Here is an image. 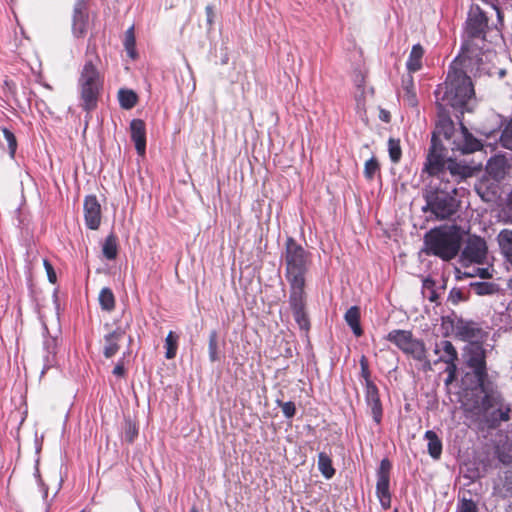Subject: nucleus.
<instances>
[{
  "mask_svg": "<svg viewBox=\"0 0 512 512\" xmlns=\"http://www.w3.org/2000/svg\"><path fill=\"white\" fill-rule=\"evenodd\" d=\"M477 272L481 278H490L491 275L489 273V270L487 268H478Z\"/></svg>",
  "mask_w": 512,
  "mask_h": 512,
  "instance_id": "49",
  "label": "nucleus"
},
{
  "mask_svg": "<svg viewBox=\"0 0 512 512\" xmlns=\"http://www.w3.org/2000/svg\"><path fill=\"white\" fill-rule=\"evenodd\" d=\"M470 290L479 296L490 295L495 292V285L489 282H472Z\"/></svg>",
  "mask_w": 512,
  "mask_h": 512,
  "instance_id": "31",
  "label": "nucleus"
},
{
  "mask_svg": "<svg viewBox=\"0 0 512 512\" xmlns=\"http://www.w3.org/2000/svg\"><path fill=\"white\" fill-rule=\"evenodd\" d=\"M426 252L451 260L459 253L462 244L460 231L454 227H440L429 231L424 238Z\"/></svg>",
  "mask_w": 512,
  "mask_h": 512,
  "instance_id": "4",
  "label": "nucleus"
},
{
  "mask_svg": "<svg viewBox=\"0 0 512 512\" xmlns=\"http://www.w3.org/2000/svg\"><path fill=\"white\" fill-rule=\"evenodd\" d=\"M82 107L91 111L96 107L97 98L102 86L100 73L91 61L83 66L78 80Z\"/></svg>",
  "mask_w": 512,
  "mask_h": 512,
  "instance_id": "5",
  "label": "nucleus"
},
{
  "mask_svg": "<svg viewBox=\"0 0 512 512\" xmlns=\"http://www.w3.org/2000/svg\"><path fill=\"white\" fill-rule=\"evenodd\" d=\"M207 22L211 25L213 23L214 13L212 6L206 7Z\"/></svg>",
  "mask_w": 512,
  "mask_h": 512,
  "instance_id": "48",
  "label": "nucleus"
},
{
  "mask_svg": "<svg viewBox=\"0 0 512 512\" xmlns=\"http://www.w3.org/2000/svg\"><path fill=\"white\" fill-rule=\"evenodd\" d=\"M388 151L391 161L397 163L401 159L402 155L399 140L390 138L388 141Z\"/></svg>",
  "mask_w": 512,
  "mask_h": 512,
  "instance_id": "34",
  "label": "nucleus"
},
{
  "mask_svg": "<svg viewBox=\"0 0 512 512\" xmlns=\"http://www.w3.org/2000/svg\"><path fill=\"white\" fill-rule=\"evenodd\" d=\"M44 497H47V489L44 490Z\"/></svg>",
  "mask_w": 512,
  "mask_h": 512,
  "instance_id": "56",
  "label": "nucleus"
},
{
  "mask_svg": "<svg viewBox=\"0 0 512 512\" xmlns=\"http://www.w3.org/2000/svg\"><path fill=\"white\" fill-rule=\"evenodd\" d=\"M490 30L488 17L479 6H472L466 22V33L471 39H486V33Z\"/></svg>",
  "mask_w": 512,
  "mask_h": 512,
  "instance_id": "6",
  "label": "nucleus"
},
{
  "mask_svg": "<svg viewBox=\"0 0 512 512\" xmlns=\"http://www.w3.org/2000/svg\"><path fill=\"white\" fill-rule=\"evenodd\" d=\"M218 342H217V333L215 331L211 332L209 335V358L212 362L218 360Z\"/></svg>",
  "mask_w": 512,
  "mask_h": 512,
  "instance_id": "38",
  "label": "nucleus"
},
{
  "mask_svg": "<svg viewBox=\"0 0 512 512\" xmlns=\"http://www.w3.org/2000/svg\"><path fill=\"white\" fill-rule=\"evenodd\" d=\"M131 138L135 143V148L139 155L145 154L146 149V134L145 124L140 119H133L130 123Z\"/></svg>",
  "mask_w": 512,
  "mask_h": 512,
  "instance_id": "16",
  "label": "nucleus"
},
{
  "mask_svg": "<svg viewBox=\"0 0 512 512\" xmlns=\"http://www.w3.org/2000/svg\"><path fill=\"white\" fill-rule=\"evenodd\" d=\"M425 439L428 441V453L434 459H439L442 453V442L437 436V434L428 430L424 435Z\"/></svg>",
  "mask_w": 512,
  "mask_h": 512,
  "instance_id": "22",
  "label": "nucleus"
},
{
  "mask_svg": "<svg viewBox=\"0 0 512 512\" xmlns=\"http://www.w3.org/2000/svg\"><path fill=\"white\" fill-rule=\"evenodd\" d=\"M453 331L457 338L469 343L475 342L480 337L481 330L473 323L459 319L453 325Z\"/></svg>",
  "mask_w": 512,
  "mask_h": 512,
  "instance_id": "13",
  "label": "nucleus"
},
{
  "mask_svg": "<svg viewBox=\"0 0 512 512\" xmlns=\"http://www.w3.org/2000/svg\"><path fill=\"white\" fill-rule=\"evenodd\" d=\"M483 405L487 408L493 407L494 405H498L499 408L497 410L499 414V419L501 421L509 420L510 407L504 406L502 403V398L497 393L487 394L483 399Z\"/></svg>",
  "mask_w": 512,
  "mask_h": 512,
  "instance_id": "20",
  "label": "nucleus"
},
{
  "mask_svg": "<svg viewBox=\"0 0 512 512\" xmlns=\"http://www.w3.org/2000/svg\"><path fill=\"white\" fill-rule=\"evenodd\" d=\"M278 405L281 407V410L286 418L290 419L295 415L296 407L292 401H288V402L278 401Z\"/></svg>",
  "mask_w": 512,
  "mask_h": 512,
  "instance_id": "40",
  "label": "nucleus"
},
{
  "mask_svg": "<svg viewBox=\"0 0 512 512\" xmlns=\"http://www.w3.org/2000/svg\"><path fill=\"white\" fill-rule=\"evenodd\" d=\"M3 137L7 143L9 154L13 158L17 148V142L14 134L6 128L1 129Z\"/></svg>",
  "mask_w": 512,
  "mask_h": 512,
  "instance_id": "37",
  "label": "nucleus"
},
{
  "mask_svg": "<svg viewBox=\"0 0 512 512\" xmlns=\"http://www.w3.org/2000/svg\"><path fill=\"white\" fill-rule=\"evenodd\" d=\"M135 35H134V27L131 26L126 32H125V39H124V46L128 53V55L131 58L135 57Z\"/></svg>",
  "mask_w": 512,
  "mask_h": 512,
  "instance_id": "33",
  "label": "nucleus"
},
{
  "mask_svg": "<svg viewBox=\"0 0 512 512\" xmlns=\"http://www.w3.org/2000/svg\"><path fill=\"white\" fill-rule=\"evenodd\" d=\"M434 353L439 355L437 362H456L458 360V353L453 344L448 340H440L436 342Z\"/></svg>",
  "mask_w": 512,
  "mask_h": 512,
  "instance_id": "18",
  "label": "nucleus"
},
{
  "mask_svg": "<svg viewBox=\"0 0 512 512\" xmlns=\"http://www.w3.org/2000/svg\"><path fill=\"white\" fill-rule=\"evenodd\" d=\"M84 218L87 227L91 230L99 228L101 223V206L97 198L89 195L84 200Z\"/></svg>",
  "mask_w": 512,
  "mask_h": 512,
  "instance_id": "11",
  "label": "nucleus"
},
{
  "mask_svg": "<svg viewBox=\"0 0 512 512\" xmlns=\"http://www.w3.org/2000/svg\"><path fill=\"white\" fill-rule=\"evenodd\" d=\"M423 286H424L425 288H432V286H433V281L426 279V280H424V282H423Z\"/></svg>",
  "mask_w": 512,
  "mask_h": 512,
  "instance_id": "52",
  "label": "nucleus"
},
{
  "mask_svg": "<svg viewBox=\"0 0 512 512\" xmlns=\"http://www.w3.org/2000/svg\"><path fill=\"white\" fill-rule=\"evenodd\" d=\"M57 348V339L56 337L47 338L44 341V349L46 351V355L44 356V369H48L52 367L55 363V355Z\"/></svg>",
  "mask_w": 512,
  "mask_h": 512,
  "instance_id": "25",
  "label": "nucleus"
},
{
  "mask_svg": "<svg viewBox=\"0 0 512 512\" xmlns=\"http://www.w3.org/2000/svg\"><path fill=\"white\" fill-rule=\"evenodd\" d=\"M345 321L347 324L351 327L353 333L356 336H361L363 331L360 326L359 320H360V310L357 306L350 307L347 312L345 313Z\"/></svg>",
  "mask_w": 512,
  "mask_h": 512,
  "instance_id": "23",
  "label": "nucleus"
},
{
  "mask_svg": "<svg viewBox=\"0 0 512 512\" xmlns=\"http://www.w3.org/2000/svg\"><path fill=\"white\" fill-rule=\"evenodd\" d=\"M380 118L385 121V122H388L389 121V113L384 111V110H381L380 112Z\"/></svg>",
  "mask_w": 512,
  "mask_h": 512,
  "instance_id": "51",
  "label": "nucleus"
},
{
  "mask_svg": "<svg viewBox=\"0 0 512 512\" xmlns=\"http://www.w3.org/2000/svg\"><path fill=\"white\" fill-rule=\"evenodd\" d=\"M289 304L293 311V316L300 329L307 331L310 327L309 319L305 312V292L304 289L290 290Z\"/></svg>",
  "mask_w": 512,
  "mask_h": 512,
  "instance_id": "10",
  "label": "nucleus"
},
{
  "mask_svg": "<svg viewBox=\"0 0 512 512\" xmlns=\"http://www.w3.org/2000/svg\"><path fill=\"white\" fill-rule=\"evenodd\" d=\"M165 344H166V348H167V351H166V358L167 359H172L175 357L176 355V349H177V345H176V339L174 338L173 336V333L170 332L166 339H165Z\"/></svg>",
  "mask_w": 512,
  "mask_h": 512,
  "instance_id": "39",
  "label": "nucleus"
},
{
  "mask_svg": "<svg viewBox=\"0 0 512 512\" xmlns=\"http://www.w3.org/2000/svg\"><path fill=\"white\" fill-rule=\"evenodd\" d=\"M500 142L504 148L512 151V119L504 128L500 137Z\"/></svg>",
  "mask_w": 512,
  "mask_h": 512,
  "instance_id": "36",
  "label": "nucleus"
},
{
  "mask_svg": "<svg viewBox=\"0 0 512 512\" xmlns=\"http://www.w3.org/2000/svg\"><path fill=\"white\" fill-rule=\"evenodd\" d=\"M491 9L496 14L498 22L501 23L502 22V13H501V11L497 7H495V6H492Z\"/></svg>",
  "mask_w": 512,
  "mask_h": 512,
  "instance_id": "50",
  "label": "nucleus"
},
{
  "mask_svg": "<svg viewBox=\"0 0 512 512\" xmlns=\"http://www.w3.org/2000/svg\"><path fill=\"white\" fill-rule=\"evenodd\" d=\"M36 476L39 477V470L36 469Z\"/></svg>",
  "mask_w": 512,
  "mask_h": 512,
  "instance_id": "57",
  "label": "nucleus"
},
{
  "mask_svg": "<svg viewBox=\"0 0 512 512\" xmlns=\"http://www.w3.org/2000/svg\"><path fill=\"white\" fill-rule=\"evenodd\" d=\"M506 512H512V505H509V507H508Z\"/></svg>",
  "mask_w": 512,
  "mask_h": 512,
  "instance_id": "55",
  "label": "nucleus"
},
{
  "mask_svg": "<svg viewBox=\"0 0 512 512\" xmlns=\"http://www.w3.org/2000/svg\"><path fill=\"white\" fill-rule=\"evenodd\" d=\"M44 267H45V270L47 272V276H48V279L51 283H55L56 282V273L54 271V268L53 266L50 264L49 261L47 260H44Z\"/></svg>",
  "mask_w": 512,
  "mask_h": 512,
  "instance_id": "44",
  "label": "nucleus"
},
{
  "mask_svg": "<svg viewBox=\"0 0 512 512\" xmlns=\"http://www.w3.org/2000/svg\"><path fill=\"white\" fill-rule=\"evenodd\" d=\"M429 299H430V301H434V299H435V294H434V292H432V294H431V296L429 297Z\"/></svg>",
  "mask_w": 512,
  "mask_h": 512,
  "instance_id": "54",
  "label": "nucleus"
},
{
  "mask_svg": "<svg viewBox=\"0 0 512 512\" xmlns=\"http://www.w3.org/2000/svg\"><path fill=\"white\" fill-rule=\"evenodd\" d=\"M507 162L504 156L496 155L486 165L487 173L495 180H501L506 174Z\"/></svg>",
  "mask_w": 512,
  "mask_h": 512,
  "instance_id": "19",
  "label": "nucleus"
},
{
  "mask_svg": "<svg viewBox=\"0 0 512 512\" xmlns=\"http://www.w3.org/2000/svg\"><path fill=\"white\" fill-rule=\"evenodd\" d=\"M447 365L445 372L447 373V378L445 380L446 386L450 385L456 378L457 373V365L456 362L445 363Z\"/></svg>",
  "mask_w": 512,
  "mask_h": 512,
  "instance_id": "42",
  "label": "nucleus"
},
{
  "mask_svg": "<svg viewBox=\"0 0 512 512\" xmlns=\"http://www.w3.org/2000/svg\"><path fill=\"white\" fill-rule=\"evenodd\" d=\"M413 335L407 330H392L387 335V340L395 344L400 350L404 351Z\"/></svg>",
  "mask_w": 512,
  "mask_h": 512,
  "instance_id": "21",
  "label": "nucleus"
},
{
  "mask_svg": "<svg viewBox=\"0 0 512 512\" xmlns=\"http://www.w3.org/2000/svg\"><path fill=\"white\" fill-rule=\"evenodd\" d=\"M102 252L105 258L113 260L117 256V241L114 235H109L103 244Z\"/></svg>",
  "mask_w": 512,
  "mask_h": 512,
  "instance_id": "30",
  "label": "nucleus"
},
{
  "mask_svg": "<svg viewBox=\"0 0 512 512\" xmlns=\"http://www.w3.org/2000/svg\"><path fill=\"white\" fill-rule=\"evenodd\" d=\"M472 173H474V169ZM423 172L430 176L435 177L436 180L440 181L439 185L435 189H430L425 192L426 206L423 208L424 211H431L437 218L446 219L453 215L458 207V202L453 196L456 193V187L449 185L450 183H459L461 180L468 178L456 179L450 173L445 178L439 176L438 173H430L426 170V163L424 164ZM473 174L469 175L471 177Z\"/></svg>",
  "mask_w": 512,
  "mask_h": 512,
  "instance_id": "2",
  "label": "nucleus"
},
{
  "mask_svg": "<svg viewBox=\"0 0 512 512\" xmlns=\"http://www.w3.org/2000/svg\"><path fill=\"white\" fill-rule=\"evenodd\" d=\"M284 262L290 290L304 289L305 275L311 262L310 254L292 237L286 240Z\"/></svg>",
  "mask_w": 512,
  "mask_h": 512,
  "instance_id": "3",
  "label": "nucleus"
},
{
  "mask_svg": "<svg viewBox=\"0 0 512 512\" xmlns=\"http://www.w3.org/2000/svg\"><path fill=\"white\" fill-rule=\"evenodd\" d=\"M457 512H477V507L472 500L464 499L458 507Z\"/></svg>",
  "mask_w": 512,
  "mask_h": 512,
  "instance_id": "43",
  "label": "nucleus"
},
{
  "mask_svg": "<svg viewBox=\"0 0 512 512\" xmlns=\"http://www.w3.org/2000/svg\"><path fill=\"white\" fill-rule=\"evenodd\" d=\"M403 352L410 355L413 359L422 362L425 371L432 369L431 362L427 358L425 344L421 340L412 338Z\"/></svg>",
  "mask_w": 512,
  "mask_h": 512,
  "instance_id": "15",
  "label": "nucleus"
},
{
  "mask_svg": "<svg viewBox=\"0 0 512 512\" xmlns=\"http://www.w3.org/2000/svg\"><path fill=\"white\" fill-rule=\"evenodd\" d=\"M511 490H512V482L507 481V491L511 492Z\"/></svg>",
  "mask_w": 512,
  "mask_h": 512,
  "instance_id": "53",
  "label": "nucleus"
},
{
  "mask_svg": "<svg viewBox=\"0 0 512 512\" xmlns=\"http://www.w3.org/2000/svg\"><path fill=\"white\" fill-rule=\"evenodd\" d=\"M487 245L486 242L478 236H470L462 251V261L464 263L481 264L486 259Z\"/></svg>",
  "mask_w": 512,
  "mask_h": 512,
  "instance_id": "9",
  "label": "nucleus"
},
{
  "mask_svg": "<svg viewBox=\"0 0 512 512\" xmlns=\"http://www.w3.org/2000/svg\"><path fill=\"white\" fill-rule=\"evenodd\" d=\"M474 96V88L470 77L457 67L454 62L448 71L444 84L435 90L436 103L438 106V120L435 130L432 133L431 146L426 157V170L430 173H438L445 178L450 173L454 178L459 179L472 174L469 165L455 160L444 159L441 138L448 142L449 148L461 154H470L482 148L481 142L475 138L469 130L460 123L456 129L446 107H452L463 114L470 112V104Z\"/></svg>",
  "mask_w": 512,
  "mask_h": 512,
  "instance_id": "1",
  "label": "nucleus"
},
{
  "mask_svg": "<svg viewBox=\"0 0 512 512\" xmlns=\"http://www.w3.org/2000/svg\"><path fill=\"white\" fill-rule=\"evenodd\" d=\"M423 48L421 45L416 44L412 47L410 56L407 61V68L410 72H416L420 70L422 66Z\"/></svg>",
  "mask_w": 512,
  "mask_h": 512,
  "instance_id": "24",
  "label": "nucleus"
},
{
  "mask_svg": "<svg viewBox=\"0 0 512 512\" xmlns=\"http://www.w3.org/2000/svg\"><path fill=\"white\" fill-rule=\"evenodd\" d=\"M498 458L504 464H512V439L497 448Z\"/></svg>",
  "mask_w": 512,
  "mask_h": 512,
  "instance_id": "32",
  "label": "nucleus"
},
{
  "mask_svg": "<svg viewBox=\"0 0 512 512\" xmlns=\"http://www.w3.org/2000/svg\"><path fill=\"white\" fill-rule=\"evenodd\" d=\"M118 99L122 108L131 109L137 102V95L132 90L120 89L118 92Z\"/></svg>",
  "mask_w": 512,
  "mask_h": 512,
  "instance_id": "28",
  "label": "nucleus"
},
{
  "mask_svg": "<svg viewBox=\"0 0 512 512\" xmlns=\"http://www.w3.org/2000/svg\"><path fill=\"white\" fill-rule=\"evenodd\" d=\"M360 366H361V376L365 380V388H367L369 383L370 384H374V383L370 379V371H369V367H368V362L364 356H362V358L360 359Z\"/></svg>",
  "mask_w": 512,
  "mask_h": 512,
  "instance_id": "41",
  "label": "nucleus"
},
{
  "mask_svg": "<svg viewBox=\"0 0 512 512\" xmlns=\"http://www.w3.org/2000/svg\"><path fill=\"white\" fill-rule=\"evenodd\" d=\"M99 303L103 310L111 311L115 307V298L110 288H103L99 293Z\"/></svg>",
  "mask_w": 512,
  "mask_h": 512,
  "instance_id": "29",
  "label": "nucleus"
},
{
  "mask_svg": "<svg viewBox=\"0 0 512 512\" xmlns=\"http://www.w3.org/2000/svg\"><path fill=\"white\" fill-rule=\"evenodd\" d=\"M391 462L384 458L380 462V466L377 470V483H376V495L379 499L381 506L386 510L391 506V493H390V470Z\"/></svg>",
  "mask_w": 512,
  "mask_h": 512,
  "instance_id": "7",
  "label": "nucleus"
},
{
  "mask_svg": "<svg viewBox=\"0 0 512 512\" xmlns=\"http://www.w3.org/2000/svg\"><path fill=\"white\" fill-rule=\"evenodd\" d=\"M88 14L84 0H78L74 6L72 30L77 37L83 36L86 32Z\"/></svg>",
  "mask_w": 512,
  "mask_h": 512,
  "instance_id": "14",
  "label": "nucleus"
},
{
  "mask_svg": "<svg viewBox=\"0 0 512 512\" xmlns=\"http://www.w3.org/2000/svg\"><path fill=\"white\" fill-rule=\"evenodd\" d=\"M318 469L326 479H331L335 474L332 460L325 452H320L318 455Z\"/></svg>",
  "mask_w": 512,
  "mask_h": 512,
  "instance_id": "27",
  "label": "nucleus"
},
{
  "mask_svg": "<svg viewBox=\"0 0 512 512\" xmlns=\"http://www.w3.org/2000/svg\"><path fill=\"white\" fill-rule=\"evenodd\" d=\"M405 100L410 106H416L417 104L416 95L408 86L406 87Z\"/></svg>",
  "mask_w": 512,
  "mask_h": 512,
  "instance_id": "45",
  "label": "nucleus"
},
{
  "mask_svg": "<svg viewBox=\"0 0 512 512\" xmlns=\"http://www.w3.org/2000/svg\"><path fill=\"white\" fill-rule=\"evenodd\" d=\"M365 400L370 409L373 420L376 424H380L383 415L382 404L379 397V391L375 384H370L365 391Z\"/></svg>",
  "mask_w": 512,
  "mask_h": 512,
  "instance_id": "12",
  "label": "nucleus"
},
{
  "mask_svg": "<svg viewBox=\"0 0 512 512\" xmlns=\"http://www.w3.org/2000/svg\"><path fill=\"white\" fill-rule=\"evenodd\" d=\"M378 171L379 164L375 157H372L365 162L364 175L368 180H372Z\"/></svg>",
  "mask_w": 512,
  "mask_h": 512,
  "instance_id": "35",
  "label": "nucleus"
},
{
  "mask_svg": "<svg viewBox=\"0 0 512 512\" xmlns=\"http://www.w3.org/2000/svg\"><path fill=\"white\" fill-rule=\"evenodd\" d=\"M125 373V369H124V366L122 363H118L114 369H113V374L118 376V377H121L123 376Z\"/></svg>",
  "mask_w": 512,
  "mask_h": 512,
  "instance_id": "47",
  "label": "nucleus"
},
{
  "mask_svg": "<svg viewBox=\"0 0 512 512\" xmlns=\"http://www.w3.org/2000/svg\"><path fill=\"white\" fill-rule=\"evenodd\" d=\"M467 365L473 369L479 382L486 376L485 351L478 342L469 343L465 349Z\"/></svg>",
  "mask_w": 512,
  "mask_h": 512,
  "instance_id": "8",
  "label": "nucleus"
},
{
  "mask_svg": "<svg viewBox=\"0 0 512 512\" xmlns=\"http://www.w3.org/2000/svg\"><path fill=\"white\" fill-rule=\"evenodd\" d=\"M505 214L508 220L512 222V192L508 196V203L505 209Z\"/></svg>",
  "mask_w": 512,
  "mask_h": 512,
  "instance_id": "46",
  "label": "nucleus"
},
{
  "mask_svg": "<svg viewBox=\"0 0 512 512\" xmlns=\"http://www.w3.org/2000/svg\"><path fill=\"white\" fill-rule=\"evenodd\" d=\"M125 330L117 327L114 331L108 333L104 337L103 353L106 358L113 357L119 350V342L123 340Z\"/></svg>",
  "mask_w": 512,
  "mask_h": 512,
  "instance_id": "17",
  "label": "nucleus"
},
{
  "mask_svg": "<svg viewBox=\"0 0 512 512\" xmlns=\"http://www.w3.org/2000/svg\"><path fill=\"white\" fill-rule=\"evenodd\" d=\"M498 243L502 253L512 261V230H502L498 235Z\"/></svg>",
  "mask_w": 512,
  "mask_h": 512,
  "instance_id": "26",
  "label": "nucleus"
}]
</instances>
